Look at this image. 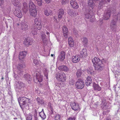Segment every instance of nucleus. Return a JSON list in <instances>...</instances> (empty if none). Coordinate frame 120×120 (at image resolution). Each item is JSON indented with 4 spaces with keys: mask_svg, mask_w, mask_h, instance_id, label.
Wrapping results in <instances>:
<instances>
[{
    "mask_svg": "<svg viewBox=\"0 0 120 120\" xmlns=\"http://www.w3.org/2000/svg\"><path fill=\"white\" fill-rule=\"evenodd\" d=\"M82 44L85 46H86L88 44V40L87 38L86 37L83 38L81 39Z\"/></svg>",
    "mask_w": 120,
    "mask_h": 120,
    "instance_id": "obj_26",
    "label": "nucleus"
},
{
    "mask_svg": "<svg viewBox=\"0 0 120 120\" xmlns=\"http://www.w3.org/2000/svg\"><path fill=\"white\" fill-rule=\"evenodd\" d=\"M39 116L41 117L43 120L45 119L46 117V116L45 114L44 111H41L39 113Z\"/></svg>",
    "mask_w": 120,
    "mask_h": 120,
    "instance_id": "obj_32",
    "label": "nucleus"
},
{
    "mask_svg": "<svg viewBox=\"0 0 120 120\" xmlns=\"http://www.w3.org/2000/svg\"><path fill=\"white\" fill-rule=\"evenodd\" d=\"M118 19L120 20V11L116 15H115L114 16L113 19L112 20L110 27L112 30H116Z\"/></svg>",
    "mask_w": 120,
    "mask_h": 120,
    "instance_id": "obj_3",
    "label": "nucleus"
},
{
    "mask_svg": "<svg viewBox=\"0 0 120 120\" xmlns=\"http://www.w3.org/2000/svg\"><path fill=\"white\" fill-rule=\"evenodd\" d=\"M87 72L89 74L92 75L94 73V71L93 68L92 67L89 68L87 70Z\"/></svg>",
    "mask_w": 120,
    "mask_h": 120,
    "instance_id": "obj_36",
    "label": "nucleus"
},
{
    "mask_svg": "<svg viewBox=\"0 0 120 120\" xmlns=\"http://www.w3.org/2000/svg\"><path fill=\"white\" fill-rule=\"evenodd\" d=\"M55 120H61V116L59 114H56L54 116Z\"/></svg>",
    "mask_w": 120,
    "mask_h": 120,
    "instance_id": "obj_39",
    "label": "nucleus"
},
{
    "mask_svg": "<svg viewBox=\"0 0 120 120\" xmlns=\"http://www.w3.org/2000/svg\"><path fill=\"white\" fill-rule=\"evenodd\" d=\"M62 31L63 33V35L65 37H66L68 34V29L65 26H64L62 28Z\"/></svg>",
    "mask_w": 120,
    "mask_h": 120,
    "instance_id": "obj_21",
    "label": "nucleus"
},
{
    "mask_svg": "<svg viewBox=\"0 0 120 120\" xmlns=\"http://www.w3.org/2000/svg\"><path fill=\"white\" fill-rule=\"evenodd\" d=\"M111 13L110 11H105L104 15V18L105 19L107 20L110 17Z\"/></svg>",
    "mask_w": 120,
    "mask_h": 120,
    "instance_id": "obj_19",
    "label": "nucleus"
},
{
    "mask_svg": "<svg viewBox=\"0 0 120 120\" xmlns=\"http://www.w3.org/2000/svg\"><path fill=\"white\" fill-rule=\"evenodd\" d=\"M34 120H37L38 118L37 116V112L36 109H35L34 112Z\"/></svg>",
    "mask_w": 120,
    "mask_h": 120,
    "instance_id": "obj_40",
    "label": "nucleus"
},
{
    "mask_svg": "<svg viewBox=\"0 0 120 120\" xmlns=\"http://www.w3.org/2000/svg\"><path fill=\"white\" fill-rule=\"evenodd\" d=\"M65 53L64 51H62L59 55L58 59L60 61H63L65 58Z\"/></svg>",
    "mask_w": 120,
    "mask_h": 120,
    "instance_id": "obj_11",
    "label": "nucleus"
},
{
    "mask_svg": "<svg viewBox=\"0 0 120 120\" xmlns=\"http://www.w3.org/2000/svg\"><path fill=\"white\" fill-rule=\"evenodd\" d=\"M92 62L96 70L100 71L103 69V66L102 61L98 58L95 57L92 59Z\"/></svg>",
    "mask_w": 120,
    "mask_h": 120,
    "instance_id": "obj_1",
    "label": "nucleus"
},
{
    "mask_svg": "<svg viewBox=\"0 0 120 120\" xmlns=\"http://www.w3.org/2000/svg\"><path fill=\"white\" fill-rule=\"evenodd\" d=\"M56 77L58 80L62 82L65 81L66 79L65 74L64 72H61L56 73Z\"/></svg>",
    "mask_w": 120,
    "mask_h": 120,
    "instance_id": "obj_4",
    "label": "nucleus"
},
{
    "mask_svg": "<svg viewBox=\"0 0 120 120\" xmlns=\"http://www.w3.org/2000/svg\"><path fill=\"white\" fill-rule=\"evenodd\" d=\"M24 86V84L22 82H18L15 85V88L16 91H18L22 87Z\"/></svg>",
    "mask_w": 120,
    "mask_h": 120,
    "instance_id": "obj_10",
    "label": "nucleus"
},
{
    "mask_svg": "<svg viewBox=\"0 0 120 120\" xmlns=\"http://www.w3.org/2000/svg\"><path fill=\"white\" fill-rule=\"evenodd\" d=\"M75 85L77 89H82L84 87V82L82 79H79L76 82Z\"/></svg>",
    "mask_w": 120,
    "mask_h": 120,
    "instance_id": "obj_5",
    "label": "nucleus"
},
{
    "mask_svg": "<svg viewBox=\"0 0 120 120\" xmlns=\"http://www.w3.org/2000/svg\"><path fill=\"white\" fill-rule=\"evenodd\" d=\"M29 11L30 15L32 16L35 17L37 15V12L36 9Z\"/></svg>",
    "mask_w": 120,
    "mask_h": 120,
    "instance_id": "obj_30",
    "label": "nucleus"
},
{
    "mask_svg": "<svg viewBox=\"0 0 120 120\" xmlns=\"http://www.w3.org/2000/svg\"><path fill=\"white\" fill-rule=\"evenodd\" d=\"M33 63L35 65L38 66L39 65H40L39 61L36 59H34L33 60Z\"/></svg>",
    "mask_w": 120,
    "mask_h": 120,
    "instance_id": "obj_44",
    "label": "nucleus"
},
{
    "mask_svg": "<svg viewBox=\"0 0 120 120\" xmlns=\"http://www.w3.org/2000/svg\"><path fill=\"white\" fill-rule=\"evenodd\" d=\"M32 115L31 114H29L26 117V120H32Z\"/></svg>",
    "mask_w": 120,
    "mask_h": 120,
    "instance_id": "obj_47",
    "label": "nucleus"
},
{
    "mask_svg": "<svg viewBox=\"0 0 120 120\" xmlns=\"http://www.w3.org/2000/svg\"><path fill=\"white\" fill-rule=\"evenodd\" d=\"M99 24H101L103 23L102 20L100 19L99 20Z\"/></svg>",
    "mask_w": 120,
    "mask_h": 120,
    "instance_id": "obj_59",
    "label": "nucleus"
},
{
    "mask_svg": "<svg viewBox=\"0 0 120 120\" xmlns=\"http://www.w3.org/2000/svg\"><path fill=\"white\" fill-rule=\"evenodd\" d=\"M18 101L19 104L22 109L23 110L25 108V106L28 103L31 102V100L25 97H19L18 98Z\"/></svg>",
    "mask_w": 120,
    "mask_h": 120,
    "instance_id": "obj_2",
    "label": "nucleus"
},
{
    "mask_svg": "<svg viewBox=\"0 0 120 120\" xmlns=\"http://www.w3.org/2000/svg\"><path fill=\"white\" fill-rule=\"evenodd\" d=\"M76 117L75 116H73V117H70L67 119L68 120H75Z\"/></svg>",
    "mask_w": 120,
    "mask_h": 120,
    "instance_id": "obj_52",
    "label": "nucleus"
},
{
    "mask_svg": "<svg viewBox=\"0 0 120 120\" xmlns=\"http://www.w3.org/2000/svg\"><path fill=\"white\" fill-rule=\"evenodd\" d=\"M34 22L35 25H41V21L40 19L36 18L34 20Z\"/></svg>",
    "mask_w": 120,
    "mask_h": 120,
    "instance_id": "obj_31",
    "label": "nucleus"
},
{
    "mask_svg": "<svg viewBox=\"0 0 120 120\" xmlns=\"http://www.w3.org/2000/svg\"><path fill=\"white\" fill-rule=\"evenodd\" d=\"M44 13L45 15L46 16H48L50 14L51 12H50L47 10H46L44 11Z\"/></svg>",
    "mask_w": 120,
    "mask_h": 120,
    "instance_id": "obj_48",
    "label": "nucleus"
},
{
    "mask_svg": "<svg viewBox=\"0 0 120 120\" xmlns=\"http://www.w3.org/2000/svg\"><path fill=\"white\" fill-rule=\"evenodd\" d=\"M28 26L26 22L23 20L21 23V28L22 30H26L28 29Z\"/></svg>",
    "mask_w": 120,
    "mask_h": 120,
    "instance_id": "obj_14",
    "label": "nucleus"
},
{
    "mask_svg": "<svg viewBox=\"0 0 120 120\" xmlns=\"http://www.w3.org/2000/svg\"><path fill=\"white\" fill-rule=\"evenodd\" d=\"M45 1L48 4L51 1V0H45Z\"/></svg>",
    "mask_w": 120,
    "mask_h": 120,
    "instance_id": "obj_57",
    "label": "nucleus"
},
{
    "mask_svg": "<svg viewBox=\"0 0 120 120\" xmlns=\"http://www.w3.org/2000/svg\"><path fill=\"white\" fill-rule=\"evenodd\" d=\"M36 26V27L37 28V29L38 30H39L41 29V25H35Z\"/></svg>",
    "mask_w": 120,
    "mask_h": 120,
    "instance_id": "obj_50",
    "label": "nucleus"
},
{
    "mask_svg": "<svg viewBox=\"0 0 120 120\" xmlns=\"http://www.w3.org/2000/svg\"><path fill=\"white\" fill-rule=\"evenodd\" d=\"M73 33L75 35L76 37H77L78 35V31L75 29H74V30Z\"/></svg>",
    "mask_w": 120,
    "mask_h": 120,
    "instance_id": "obj_51",
    "label": "nucleus"
},
{
    "mask_svg": "<svg viewBox=\"0 0 120 120\" xmlns=\"http://www.w3.org/2000/svg\"><path fill=\"white\" fill-rule=\"evenodd\" d=\"M65 12L64 10L62 9H59L58 11V15L59 18L61 19L64 16Z\"/></svg>",
    "mask_w": 120,
    "mask_h": 120,
    "instance_id": "obj_12",
    "label": "nucleus"
},
{
    "mask_svg": "<svg viewBox=\"0 0 120 120\" xmlns=\"http://www.w3.org/2000/svg\"><path fill=\"white\" fill-rule=\"evenodd\" d=\"M80 56L79 55H76L72 57V61L74 63H76L78 62L80 60Z\"/></svg>",
    "mask_w": 120,
    "mask_h": 120,
    "instance_id": "obj_13",
    "label": "nucleus"
},
{
    "mask_svg": "<svg viewBox=\"0 0 120 120\" xmlns=\"http://www.w3.org/2000/svg\"><path fill=\"white\" fill-rule=\"evenodd\" d=\"M53 19L54 21L56 22H57V19L55 17H54L53 18Z\"/></svg>",
    "mask_w": 120,
    "mask_h": 120,
    "instance_id": "obj_60",
    "label": "nucleus"
},
{
    "mask_svg": "<svg viewBox=\"0 0 120 120\" xmlns=\"http://www.w3.org/2000/svg\"><path fill=\"white\" fill-rule=\"evenodd\" d=\"M4 2V0H0V5H2Z\"/></svg>",
    "mask_w": 120,
    "mask_h": 120,
    "instance_id": "obj_53",
    "label": "nucleus"
},
{
    "mask_svg": "<svg viewBox=\"0 0 120 120\" xmlns=\"http://www.w3.org/2000/svg\"><path fill=\"white\" fill-rule=\"evenodd\" d=\"M90 8H88L86 9L84 12L85 17L86 18L89 19L94 15L93 13L91 11V9L90 10Z\"/></svg>",
    "mask_w": 120,
    "mask_h": 120,
    "instance_id": "obj_6",
    "label": "nucleus"
},
{
    "mask_svg": "<svg viewBox=\"0 0 120 120\" xmlns=\"http://www.w3.org/2000/svg\"><path fill=\"white\" fill-rule=\"evenodd\" d=\"M105 120H111V119L110 118H106Z\"/></svg>",
    "mask_w": 120,
    "mask_h": 120,
    "instance_id": "obj_64",
    "label": "nucleus"
},
{
    "mask_svg": "<svg viewBox=\"0 0 120 120\" xmlns=\"http://www.w3.org/2000/svg\"><path fill=\"white\" fill-rule=\"evenodd\" d=\"M107 113V111H104L103 112V114L104 115H106V114Z\"/></svg>",
    "mask_w": 120,
    "mask_h": 120,
    "instance_id": "obj_61",
    "label": "nucleus"
},
{
    "mask_svg": "<svg viewBox=\"0 0 120 120\" xmlns=\"http://www.w3.org/2000/svg\"><path fill=\"white\" fill-rule=\"evenodd\" d=\"M69 44L71 47H73L74 45V42L73 41L68 42Z\"/></svg>",
    "mask_w": 120,
    "mask_h": 120,
    "instance_id": "obj_49",
    "label": "nucleus"
},
{
    "mask_svg": "<svg viewBox=\"0 0 120 120\" xmlns=\"http://www.w3.org/2000/svg\"><path fill=\"white\" fill-rule=\"evenodd\" d=\"M43 73L45 76L46 77V79H48V74L49 71L47 68H44L43 69Z\"/></svg>",
    "mask_w": 120,
    "mask_h": 120,
    "instance_id": "obj_34",
    "label": "nucleus"
},
{
    "mask_svg": "<svg viewBox=\"0 0 120 120\" xmlns=\"http://www.w3.org/2000/svg\"><path fill=\"white\" fill-rule=\"evenodd\" d=\"M110 0H101L98 5L99 8L100 9L102 7L103 5L105 4L107 2H109Z\"/></svg>",
    "mask_w": 120,
    "mask_h": 120,
    "instance_id": "obj_20",
    "label": "nucleus"
},
{
    "mask_svg": "<svg viewBox=\"0 0 120 120\" xmlns=\"http://www.w3.org/2000/svg\"><path fill=\"white\" fill-rule=\"evenodd\" d=\"M13 4L14 6L18 8H20V4L18 2H17L15 1H14L13 2Z\"/></svg>",
    "mask_w": 120,
    "mask_h": 120,
    "instance_id": "obj_43",
    "label": "nucleus"
},
{
    "mask_svg": "<svg viewBox=\"0 0 120 120\" xmlns=\"http://www.w3.org/2000/svg\"><path fill=\"white\" fill-rule=\"evenodd\" d=\"M66 0H62V3L63 4H66Z\"/></svg>",
    "mask_w": 120,
    "mask_h": 120,
    "instance_id": "obj_55",
    "label": "nucleus"
},
{
    "mask_svg": "<svg viewBox=\"0 0 120 120\" xmlns=\"http://www.w3.org/2000/svg\"><path fill=\"white\" fill-rule=\"evenodd\" d=\"M37 2V4L39 6H41L42 5L43 2L42 0H36Z\"/></svg>",
    "mask_w": 120,
    "mask_h": 120,
    "instance_id": "obj_45",
    "label": "nucleus"
},
{
    "mask_svg": "<svg viewBox=\"0 0 120 120\" xmlns=\"http://www.w3.org/2000/svg\"><path fill=\"white\" fill-rule=\"evenodd\" d=\"M82 73L81 69H78L76 73V75L77 77H80Z\"/></svg>",
    "mask_w": 120,
    "mask_h": 120,
    "instance_id": "obj_33",
    "label": "nucleus"
},
{
    "mask_svg": "<svg viewBox=\"0 0 120 120\" xmlns=\"http://www.w3.org/2000/svg\"><path fill=\"white\" fill-rule=\"evenodd\" d=\"M24 78L29 83H30L32 81L31 76L28 74H27L24 75Z\"/></svg>",
    "mask_w": 120,
    "mask_h": 120,
    "instance_id": "obj_17",
    "label": "nucleus"
},
{
    "mask_svg": "<svg viewBox=\"0 0 120 120\" xmlns=\"http://www.w3.org/2000/svg\"><path fill=\"white\" fill-rule=\"evenodd\" d=\"M36 81L35 82H40L42 81L43 80V78L42 75H36Z\"/></svg>",
    "mask_w": 120,
    "mask_h": 120,
    "instance_id": "obj_28",
    "label": "nucleus"
},
{
    "mask_svg": "<svg viewBox=\"0 0 120 120\" xmlns=\"http://www.w3.org/2000/svg\"><path fill=\"white\" fill-rule=\"evenodd\" d=\"M80 54L83 58L86 57L87 56V53L86 49H83L80 52Z\"/></svg>",
    "mask_w": 120,
    "mask_h": 120,
    "instance_id": "obj_22",
    "label": "nucleus"
},
{
    "mask_svg": "<svg viewBox=\"0 0 120 120\" xmlns=\"http://www.w3.org/2000/svg\"><path fill=\"white\" fill-rule=\"evenodd\" d=\"M51 112L52 114L53 113V110L52 108H51Z\"/></svg>",
    "mask_w": 120,
    "mask_h": 120,
    "instance_id": "obj_62",
    "label": "nucleus"
},
{
    "mask_svg": "<svg viewBox=\"0 0 120 120\" xmlns=\"http://www.w3.org/2000/svg\"><path fill=\"white\" fill-rule=\"evenodd\" d=\"M26 52L25 51H23L19 52V58L21 60L23 59H24L26 56Z\"/></svg>",
    "mask_w": 120,
    "mask_h": 120,
    "instance_id": "obj_18",
    "label": "nucleus"
},
{
    "mask_svg": "<svg viewBox=\"0 0 120 120\" xmlns=\"http://www.w3.org/2000/svg\"><path fill=\"white\" fill-rule=\"evenodd\" d=\"M73 40L72 39V38H71V37H70L68 39V42H71L72 41H73Z\"/></svg>",
    "mask_w": 120,
    "mask_h": 120,
    "instance_id": "obj_54",
    "label": "nucleus"
},
{
    "mask_svg": "<svg viewBox=\"0 0 120 120\" xmlns=\"http://www.w3.org/2000/svg\"><path fill=\"white\" fill-rule=\"evenodd\" d=\"M37 101L39 105H42L44 104V101L43 99L39 97H38L37 98Z\"/></svg>",
    "mask_w": 120,
    "mask_h": 120,
    "instance_id": "obj_29",
    "label": "nucleus"
},
{
    "mask_svg": "<svg viewBox=\"0 0 120 120\" xmlns=\"http://www.w3.org/2000/svg\"><path fill=\"white\" fill-rule=\"evenodd\" d=\"M72 109L74 110H79L80 109V106L79 104L75 102H72L71 104Z\"/></svg>",
    "mask_w": 120,
    "mask_h": 120,
    "instance_id": "obj_8",
    "label": "nucleus"
},
{
    "mask_svg": "<svg viewBox=\"0 0 120 120\" xmlns=\"http://www.w3.org/2000/svg\"><path fill=\"white\" fill-rule=\"evenodd\" d=\"M25 67V64L23 63H21L19 64L17 67L18 68H20L21 69L22 68H24Z\"/></svg>",
    "mask_w": 120,
    "mask_h": 120,
    "instance_id": "obj_42",
    "label": "nucleus"
},
{
    "mask_svg": "<svg viewBox=\"0 0 120 120\" xmlns=\"http://www.w3.org/2000/svg\"><path fill=\"white\" fill-rule=\"evenodd\" d=\"M34 41L32 39L27 37L25 39L24 44L26 46L31 45L33 44Z\"/></svg>",
    "mask_w": 120,
    "mask_h": 120,
    "instance_id": "obj_9",
    "label": "nucleus"
},
{
    "mask_svg": "<svg viewBox=\"0 0 120 120\" xmlns=\"http://www.w3.org/2000/svg\"><path fill=\"white\" fill-rule=\"evenodd\" d=\"M32 33L33 34L36 35L37 34V29L35 28L34 26H32L31 28Z\"/></svg>",
    "mask_w": 120,
    "mask_h": 120,
    "instance_id": "obj_35",
    "label": "nucleus"
},
{
    "mask_svg": "<svg viewBox=\"0 0 120 120\" xmlns=\"http://www.w3.org/2000/svg\"><path fill=\"white\" fill-rule=\"evenodd\" d=\"M16 71L17 73V74L19 75H20L21 74H22V72L21 70V69L20 68H18L17 67V69H16Z\"/></svg>",
    "mask_w": 120,
    "mask_h": 120,
    "instance_id": "obj_41",
    "label": "nucleus"
},
{
    "mask_svg": "<svg viewBox=\"0 0 120 120\" xmlns=\"http://www.w3.org/2000/svg\"><path fill=\"white\" fill-rule=\"evenodd\" d=\"M68 13L70 15H74V11L72 10H69L68 11Z\"/></svg>",
    "mask_w": 120,
    "mask_h": 120,
    "instance_id": "obj_46",
    "label": "nucleus"
},
{
    "mask_svg": "<svg viewBox=\"0 0 120 120\" xmlns=\"http://www.w3.org/2000/svg\"><path fill=\"white\" fill-rule=\"evenodd\" d=\"M58 69L60 71L68 72L70 70V69L65 65L60 66L58 67Z\"/></svg>",
    "mask_w": 120,
    "mask_h": 120,
    "instance_id": "obj_15",
    "label": "nucleus"
},
{
    "mask_svg": "<svg viewBox=\"0 0 120 120\" xmlns=\"http://www.w3.org/2000/svg\"><path fill=\"white\" fill-rule=\"evenodd\" d=\"M93 86L94 90L100 91L101 90V87L98 85L97 84H96L94 83L93 84Z\"/></svg>",
    "mask_w": 120,
    "mask_h": 120,
    "instance_id": "obj_27",
    "label": "nucleus"
},
{
    "mask_svg": "<svg viewBox=\"0 0 120 120\" xmlns=\"http://www.w3.org/2000/svg\"><path fill=\"white\" fill-rule=\"evenodd\" d=\"M46 34H47V35H48V36L49 37V32H47Z\"/></svg>",
    "mask_w": 120,
    "mask_h": 120,
    "instance_id": "obj_63",
    "label": "nucleus"
},
{
    "mask_svg": "<svg viewBox=\"0 0 120 120\" xmlns=\"http://www.w3.org/2000/svg\"><path fill=\"white\" fill-rule=\"evenodd\" d=\"M14 74H15V75L14 76V77H15V79H17L16 78H17V75H16V73L15 71L14 72Z\"/></svg>",
    "mask_w": 120,
    "mask_h": 120,
    "instance_id": "obj_56",
    "label": "nucleus"
},
{
    "mask_svg": "<svg viewBox=\"0 0 120 120\" xmlns=\"http://www.w3.org/2000/svg\"><path fill=\"white\" fill-rule=\"evenodd\" d=\"M23 7L22 8V9L23 11L26 13L28 10V6L27 4L25 3L24 2L23 3Z\"/></svg>",
    "mask_w": 120,
    "mask_h": 120,
    "instance_id": "obj_24",
    "label": "nucleus"
},
{
    "mask_svg": "<svg viewBox=\"0 0 120 120\" xmlns=\"http://www.w3.org/2000/svg\"><path fill=\"white\" fill-rule=\"evenodd\" d=\"M42 41L44 43H46L47 41L46 36L44 34H42L41 35Z\"/></svg>",
    "mask_w": 120,
    "mask_h": 120,
    "instance_id": "obj_38",
    "label": "nucleus"
},
{
    "mask_svg": "<svg viewBox=\"0 0 120 120\" xmlns=\"http://www.w3.org/2000/svg\"><path fill=\"white\" fill-rule=\"evenodd\" d=\"M14 13L15 16L19 18L22 16V14L21 10L18 8H16L14 11Z\"/></svg>",
    "mask_w": 120,
    "mask_h": 120,
    "instance_id": "obj_7",
    "label": "nucleus"
},
{
    "mask_svg": "<svg viewBox=\"0 0 120 120\" xmlns=\"http://www.w3.org/2000/svg\"><path fill=\"white\" fill-rule=\"evenodd\" d=\"M85 84L87 86L90 85L92 82V80L91 77L88 76L86 78L85 81Z\"/></svg>",
    "mask_w": 120,
    "mask_h": 120,
    "instance_id": "obj_25",
    "label": "nucleus"
},
{
    "mask_svg": "<svg viewBox=\"0 0 120 120\" xmlns=\"http://www.w3.org/2000/svg\"><path fill=\"white\" fill-rule=\"evenodd\" d=\"M95 19H94L91 18L90 20V21L91 22H93L94 21Z\"/></svg>",
    "mask_w": 120,
    "mask_h": 120,
    "instance_id": "obj_58",
    "label": "nucleus"
},
{
    "mask_svg": "<svg viewBox=\"0 0 120 120\" xmlns=\"http://www.w3.org/2000/svg\"><path fill=\"white\" fill-rule=\"evenodd\" d=\"M70 4L72 7L75 9L79 7V5L75 0H71Z\"/></svg>",
    "mask_w": 120,
    "mask_h": 120,
    "instance_id": "obj_16",
    "label": "nucleus"
},
{
    "mask_svg": "<svg viewBox=\"0 0 120 120\" xmlns=\"http://www.w3.org/2000/svg\"><path fill=\"white\" fill-rule=\"evenodd\" d=\"M29 11H31L35 9L36 6L33 2H30L29 3Z\"/></svg>",
    "mask_w": 120,
    "mask_h": 120,
    "instance_id": "obj_23",
    "label": "nucleus"
},
{
    "mask_svg": "<svg viewBox=\"0 0 120 120\" xmlns=\"http://www.w3.org/2000/svg\"><path fill=\"white\" fill-rule=\"evenodd\" d=\"M88 4L89 6L91 7V8L92 9L94 6V3L92 0H89L88 1Z\"/></svg>",
    "mask_w": 120,
    "mask_h": 120,
    "instance_id": "obj_37",
    "label": "nucleus"
}]
</instances>
